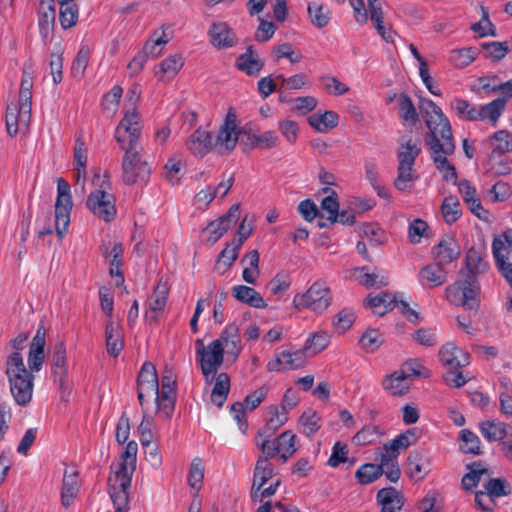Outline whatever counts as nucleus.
Here are the masks:
<instances>
[{"instance_id":"1","label":"nucleus","mask_w":512,"mask_h":512,"mask_svg":"<svg viewBox=\"0 0 512 512\" xmlns=\"http://www.w3.org/2000/svg\"><path fill=\"white\" fill-rule=\"evenodd\" d=\"M45 331L39 327L30 344L27 370L22 355L19 352L11 353L6 361V375L10 385L11 394L18 405H27L33 395L32 372L41 370L45 360Z\"/></svg>"},{"instance_id":"2","label":"nucleus","mask_w":512,"mask_h":512,"mask_svg":"<svg viewBox=\"0 0 512 512\" xmlns=\"http://www.w3.org/2000/svg\"><path fill=\"white\" fill-rule=\"evenodd\" d=\"M419 108L430 131L426 142L436 168L445 180L455 179V167L447 159L455 149L448 118L431 99L422 98Z\"/></svg>"},{"instance_id":"3","label":"nucleus","mask_w":512,"mask_h":512,"mask_svg":"<svg viewBox=\"0 0 512 512\" xmlns=\"http://www.w3.org/2000/svg\"><path fill=\"white\" fill-rule=\"evenodd\" d=\"M33 76L29 68H24L17 101L7 106L6 127L9 135L27 131L31 120Z\"/></svg>"},{"instance_id":"4","label":"nucleus","mask_w":512,"mask_h":512,"mask_svg":"<svg viewBox=\"0 0 512 512\" xmlns=\"http://www.w3.org/2000/svg\"><path fill=\"white\" fill-rule=\"evenodd\" d=\"M421 152L420 141L412 138H402L398 142L396 153L397 176L394 186L401 192H409L414 187L418 175L414 168L417 157Z\"/></svg>"},{"instance_id":"5","label":"nucleus","mask_w":512,"mask_h":512,"mask_svg":"<svg viewBox=\"0 0 512 512\" xmlns=\"http://www.w3.org/2000/svg\"><path fill=\"white\" fill-rule=\"evenodd\" d=\"M481 287L473 275H461L445 289L446 300L454 306L469 311H477L480 305Z\"/></svg>"},{"instance_id":"6","label":"nucleus","mask_w":512,"mask_h":512,"mask_svg":"<svg viewBox=\"0 0 512 512\" xmlns=\"http://www.w3.org/2000/svg\"><path fill=\"white\" fill-rule=\"evenodd\" d=\"M332 302L331 288L323 279L316 280L305 292L296 294L293 299L296 308L307 309L315 314L324 313Z\"/></svg>"},{"instance_id":"7","label":"nucleus","mask_w":512,"mask_h":512,"mask_svg":"<svg viewBox=\"0 0 512 512\" xmlns=\"http://www.w3.org/2000/svg\"><path fill=\"white\" fill-rule=\"evenodd\" d=\"M247 133L246 128L240 125L236 111L229 108L214 136V151L220 155L230 154L236 148L240 136H247Z\"/></svg>"},{"instance_id":"8","label":"nucleus","mask_w":512,"mask_h":512,"mask_svg":"<svg viewBox=\"0 0 512 512\" xmlns=\"http://www.w3.org/2000/svg\"><path fill=\"white\" fill-rule=\"evenodd\" d=\"M142 131L140 115L134 108H124V116L115 129V139L120 148H137Z\"/></svg>"},{"instance_id":"9","label":"nucleus","mask_w":512,"mask_h":512,"mask_svg":"<svg viewBox=\"0 0 512 512\" xmlns=\"http://www.w3.org/2000/svg\"><path fill=\"white\" fill-rule=\"evenodd\" d=\"M195 349L205 381L211 385L224 360L220 342L213 340L208 345H204L201 339H197Z\"/></svg>"},{"instance_id":"10","label":"nucleus","mask_w":512,"mask_h":512,"mask_svg":"<svg viewBox=\"0 0 512 512\" xmlns=\"http://www.w3.org/2000/svg\"><path fill=\"white\" fill-rule=\"evenodd\" d=\"M295 440L296 435L291 430L284 431L272 441L265 439L262 432L255 438L256 445L268 458L279 455L284 462L297 451Z\"/></svg>"},{"instance_id":"11","label":"nucleus","mask_w":512,"mask_h":512,"mask_svg":"<svg viewBox=\"0 0 512 512\" xmlns=\"http://www.w3.org/2000/svg\"><path fill=\"white\" fill-rule=\"evenodd\" d=\"M125 154L122 159V179L125 184H145L150 176V167L142 159L137 148L123 149Z\"/></svg>"},{"instance_id":"12","label":"nucleus","mask_w":512,"mask_h":512,"mask_svg":"<svg viewBox=\"0 0 512 512\" xmlns=\"http://www.w3.org/2000/svg\"><path fill=\"white\" fill-rule=\"evenodd\" d=\"M137 451L138 445L136 442L130 441L127 443L120 462L111 467L112 470L108 479L109 485L130 487L136 468Z\"/></svg>"},{"instance_id":"13","label":"nucleus","mask_w":512,"mask_h":512,"mask_svg":"<svg viewBox=\"0 0 512 512\" xmlns=\"http://www.w3.org/2000/svg\"><path fill=\"white\" fill-rule=\"evenodd\" d=\"M71 188L62 178L57 180V198L55 202V229L60 239L68 232L70 214L73 207Z\"/></svg>"},{"instance_id":"14","label":"nucleus","mask_w":512,"mask_h":512,"mask_svg":"<svg viewBox=\"0 0 512 512\" xmlns=\"http://www.w3.org/2000/svg\"><path fill=\"white\" fill-rule=\"evenodd\" d=\"M176 379L170 370H165L158 382V395L155 397L156 411L163 418H170L176 401Z\"/></svg>"},{"instance_id":"15","label":"nucleus","mask_w":512,"mask_h":512,"mask_svg":"<svg viewBox=\"0 0 512 512\" xmlns=\"http://www.w3.org/2000/svg\"><path fill=\"white\" fill-rule=\"evenodd\" d=\"M158 395V376L155 366L151 362H145L138 375V399L142 408L155 404Z\"/></svg>"},{"instance_id":"16","label":"nucleus","mask_w":512,"mask_h":512,"mask_svg":"<svg viewBox=\"0 0 512 512\" xmlns=\"http://www.w3.org/2000/svg\"><path fill=\"white\" fill-rule=\"evenodd\" d=\"M109 184L102 185L100 189L93 191L87 199V207L99 219L109 222L116 215L114 196L106 191Z\"/></svg>"},{"instance_id":"17","label":"nucleus","mask_w":512,"mask_h":512,"mask_svg":"<svg viewBox=\"0 0 512 512\" xmlns=\"http://www.w3.org/2000/svg\"><path fill=\"white\" fill-rule=\"evenodd\" d=\"M240 218L239 205H233L228 213L217 220L210 222L203 230L207 242L216 243L225 232L234 227Z\"/></svg>"},{"instance_id":"18","label":"nucleus","mask_w":512,"mask_h":512,"mask_svg":"<svg viewBox=\"0 0 512 512\" xmlns=\"http://www.w3.org/2000/svg\"><path fill=\"white\" fill-rule=\"evenodd\" d=\"M454 184H457L458 191L462 196L463 201L467 204L472 214L478 217L480 220L490 222V213L486 210L477 195L476 188L468 180H460L457 182V175L455 179H451Z\"/></svg>"},{"instance_id":"19","label":"nucleus","mask_w":512,"mask_h":512,"mask_svg":"<svg viewBox=\"0 0 512 512\" xmlns=\"http://www.w3.org/2000/svg\"><path fill=\"white\" fill-rule=\"evenodd\" d=\"M306 356L303 349L280 351L275 355L274 359L267 363V370L270 372H280L298 369L304 366Z\"/></svg>"},{"instance_id":"20","label":"nucleus","mask_w":512,"mask_h":512,"mask_svg":"<svg viewBox=\"0 0 512 512\" xmlns=\"http://www.w3.org/2000/svg\"><path fill=\"white\" fill-rule=\"evenodd\" d=\"M435 262L442 266L457 260L461 255V248L456 238L451 234L444 235L433 247Z\"/></svg>"},{"instance_id":"21","label":"nucleus","mask_w":512,"mask_h":512,"mask_svg":"<svg viewBox=\"0 0 512 512\" xmlns=\"http://www.w3.org/2000/svg\"><path fill=\"white\" fill-rule=\"evenodd\" d=\"M439 360L449 369H461L469 365L470 355L455 343L447 342L439 349Z\"/></svg>"},{"instance_id":"22","label":"nucleus","mask_w":512,"mask_h":512,"mask_svg":"<svg viewBox=\"0 0 512 512\" xmlns=\"http://www.w3.org/2000/svg\"><path fill=\"white\" fill-rule=\"evenodd\" d=\"M399 453L389 444L386 443L381 450L376 453L375 460L384 474L391 482H397L400 478L401 471L398 465Z\"/></svg>"},{"instance_id":"23","label":"nucleus","mask_w":512,"mask_h":512,"mask_svg":"<svg viewBox=\"0 0 512 512\" xmlns=\"http://www.w3.org/2000/svg\"><path fill=\"white\" fill-rule=\"evenodd\" d=\"M215 341L220 342L222 353L226 355L228 361H236L242 351V346L239 329L235 324L227 325L221 336Z\"/></svg>"},{"instance_id":"24","label":"nucleus","mask_w":512,"mask_h":512,"mask_svg":"<svg viewBox=\"0 0 512 512\" xmlns=\"http://www.w3.org/2000/svg\"><path fill=\"white\" fill-rule=\"evenodd\" d=\"M88 147L83 137H78L74 146L73 165L76 171L75 190L85 191V180L87 176Z\"/></svg>"},{"instance_id":"25","label":"nucleus","mask_w":512,"mask_h":512,"mask_svg":"<svg viewBox=\"0 0 512 512\" xmlns=\"http://www.w3.org/2000/svg\"><path fill=\"white\" fill-rule=\"evenodd\" d=\"M81 487L79 472L74 467H65L61 487V504L69 508L75 501Z\"/></svg>"},{"instance_id":"26","label":"nucleus","mask_w":512,"mask_h":512,"mask_svg":"<svg viewBox=\"0 0 512 512\" xmlns=\"http://www.w3.org/2000/svg\"><path fill=\"white\" fill-rule=\"evenodd\" d=\"M208 35L210 43L217 49H228L237 43L236 34L226 22H213L208 30Z\"/></svg>"},{"instance_id":"27","label":"nucleus","mask_w":512,"mask_h":512,"mask_svg":"<svg viewBox=\"0 0 512 512\" xmlns=\"http://www.w3.org/2000/svg\"><path fill=\"white\" fill-rule=\"evenodd\" d=\"M168 294V284L159 282L146 301V317L149 321L155 322L158 320L159 315L166 307Z\"/></svg>"},{"instance_id":"28","label":"nucleus","mask_w":512,"mask_h":512,"mask_svg":"<svg viewBox=\"0 0 512 512\" xmlns=\"http://www.w3.org/2000/svg\"><path fill=\"white\" fill-rule=\"evenodd\" d=\"M478 429L488 442H500L512 436V427L498 419H487L479 422Z\"/></svg>"},{"instance_id":"29","label":"nucleus","mask_w":512,"mask_h":512,"mask_svg":"<svg viewBox=\"0 0 512 512\" xmlns=\"http://www.w3.org/2000/svg\"><path fill=\"white\" fill-rule=\"evenodd\" d=\"M105 342L109 355L117 357L124 347L123 328L119 319H106Z\"/></svg>"},{"instance_id":"30","label":"nucleus","mask_w":512,"mask_h":512,"mask_svg":"<svg viewBox=\"0 0 512 512\" xmlns=\"http://www.w3.org/2000/svg\"><path fill=\"white\" fill-rule=\"evenodd\" d=\"M186 147L193 155L203 157L214 150V136L205 129H197L186 141Z\"/></svg>"},{"instance_id":"31","label":"nucleus","mask_w":512,"mask_h":512,"mask_svg":"<svg viewBox=\"0 0 512 512\" xmlns=\"http://www.w3.org/2000/svg\"><path fill=\"white\" fill-rule=\"evenodd\" d=\"M506 108V98L500 97L493 101L477 106L476 121L487 122L493 127L498 123L499 118Z\"/></svg>"},{"instance_id":"32","label":"nucleus","mask_w":512,"mask_h":512,"mask_svg":"<svg viewBox=\"0 0 512 512\" xmlns=\"http://www.w3.org/2000/svg\"><path fill=\"white\" fill-rule=\"evenodd\" d=\"M382 388L391 396H402L406 394L411 386L408 381V374L405 371H394L382 379Z\"/></svg>"},{"instance_id":"33","label":"nucleus","mask_w":512,"mask_h":512,"mask_svg":"<svg viewBox=\"0 0 512 512\" xmlns=\"http://www.w3.org/2000/svg\"><path fill=\"white\" fill-rule=\"evenodd\" d=\"M491 158L501 157L512 152V132L506 129L492 133L488 138Z\"/></svg>"},{"instance_id":"34","label":"nucleus","mask_w":512,"mask_h":512,"mask_svg":"<svg viewBox=\"0 0 512 512\" xmlns=\"http://www.w3.org/2000/svg\"><path fill=\"white\" fill-rule=\"evenodd\" d=\"M184 65V59L179 54L170 55L154 68L155 76L161 81L173 79Z\"/></svg>"},{"instance_id":"35","label":"nucleus","mask_w":512,"mask_h":512,"mask_svg":"<svg viewBox=\"0 0 512 512\" xmlns=\"http://www.w3.org/2000/svg\"><path fill=\"white\" fill-rule=\"evenodd\" d=\"M310 127L318 133H326L339 124V115L333 110L316 112L307 118Z\"/></svg>"},{"instance_id":"36","label":"nucleus","mask_w":512,"mask_h":512,"mask_svg":"<svg viewBox=\"0 0 512 512\" xmlns=\"http://www.w3.org/2000/svg\"><path fill=\"white\" fill-rule=\"evenodd\" d=\"M352 277L367 288H379L388 284V277L377 269L369 272L366 267L355 268Z\"/></svg>"},{"instance_id":"37","label":"nucleus","mask_w":512,"mask_h":512,"mask_svg":"<svg viewBox=\"0 0 512 512\" xmlns=\"http://www.w3.org/2000/svg\"><path fill=\"white\" fill-rule=\"evenodd\" d=\"M241 245V240H231L226 244V247L221 251L215 264V270L219 274L226 273L233 265L238 257Z\"/></svg>"},{"instance_id":"38","label":"nucleus","mask_w":512,"mask_h":512,"mask_svg":"<svg viewBox=\"0 0 512 512\" xmlns=\"http://www.w3.org/2000/svg\"><path fill=\"white\" fill-rule=\"evenodd\" d=\"M56 17L54 0H42L38 11V25L41 34L47 37L51 32Z\"/></svg>"},{"instance_id":"39","label":"nucleus","mask_w":512,"mask_h":512,"mask_svg":"<svg viewBox=\"0 0 512 512\" xmlns=\"http://www.w3.org/2000/svg\"><path fill=\"white\" fill-rule=\"evenodd\" d=\"M272 477V467L268 457H261L258 459L254 472V479L252 485V498L258 499L259 491L264 484Z\"/></svg>"},{"instance_id":"40","label":"nucleus","mask_w":512,"mask_h":512,"mask_svg":"<svg viewBox=\"0 0 512 512\" xmlns=\"http://www.w3.org/2000/svg\"><path fill=\"white\" fill-rule=\"evenodd\" d=\"M443 267L437 262L425 266L419 272L420 282L429 287L442 285L446 281V273Z\"/></svg>"},{"instance_id":"41","label":"nucleus","mask_w":512,"mask_h":512,"mask_svg":"<svg viewBox=\"0 0 512 512\" xmlns=\"http://www.w3.org/2000/svg\"><path fill=\"white\" fill-rule=\"evenodd\" d=\"M211 384H213L210 395L211 402L217 407H221L226 401L230 391V377L226 373H216Z\"/></svg>"},{"instance_id":"42","label":"nucleus","mask_w":512,"mask_h":512,"mask_svg":"<svg viewBox=\"0 0 512 512\" xmlns=\"http://www.w3.org/2000/svg\"><path fill=\"white\" fill-rule=\"evenodd\" d=\"M466 268L467 272L464 275H477L484 274L489 270V263L484 259L480 250L472 247L466 253Z\"/></svg>"},{"instance_id":"43","label":"nucleus","mask_w":512,"mask_h":512,"mask_svg":"<svg viewBox=\"0 0 512 512\" xmlns=\"http://www.w3.org/2000/svg\"><path fill=\"white\" fill-rule=\"evenodd\" d=\"M232 294L237 300L246 303L254 308H265L267 305L261 294L258 293L254 288L249 286H235L232 289Z\"/></svg>"},{"instance_id":"44","label":"nucleus","mask_w":512,"mask_h":512,"mask_svg":"<svg viewBox=\"0 0 512 512\" xmlns=\"http://www.w3.org/2000/svg\"><path fill=\"white\" fill-rule=\"evenodd\" d=\"M143 410V419L138 427V432L140 435V442L144 448L150 446L153 440V426L154 420L152 417L153 413H157L156 405H148V408H142Z\"/></svg>"},{"instance_id":"45","label":"nucleus","mask_w":512,"mask_h":512,"mask_svg":"<svg viewBox=\"0 0 512 512\" xmlns=\"http://www.w3.org/2000/svg\"><path fill=\"white\" fill-rule=\"evenodd\" d=\"M259 258L258 251L251 250L241 260L244 265L242 277L249 284H255L260 275Z\"/></svg>"},{"instance_id":"46","label":"nucleus","mask_w":512,"mask_h":512,"mask_svg":"<svg viewBox=\"0 0 512 512\" xmlns=\"http://www.w3.org/2000/svg\"><path fill=\"white\" fill-rule=\"evenodd\" d=\"M236 66L245 74L253 76L261 71L263 61L257 54L249 49L237 58Z\"/></svg>"},{"instance_id":"47","label":"nucleus","mask_w":512,"mask_h":512,"mask_svg":"<svg viewBox=\"0 0 512 512\" xmlns=\"http://www.w3.org/2000/svg\"><path fill=\"white\" fill-rule=\"evenodd\" d=\"M395 303V297L388 292H381L376 296H369L366 305L378 316L385 315Z\"/></svg>"},{"instance_id":"48","label":"nucleus","mask_w":512,"mask_h":512,"mask_svg":"<svg viewBox=\"0 0 512 512\" xmlns=\"http://www.w3.org/2000/svg\"><path fill=\"white\" fill-rule=\"evenodd\" d=\"M440 213L448 225L455 223L462 215L461 204L456 196L449 195L444 198L440 206Z\"/></svg>"},{"instance_id":"49","label":"nucleus","mask_w":512,"mask_h":512,"mask_svg":"<svg viewBox=\"0 0 512 512\" xmlns=\"http://www.w3.org/2000/svg\"><path fill=\"white\" fill-rule=\"evenodd\" d=\"M248 144L252 148L262 150L272 149L280 143V139L275 131L268 130L259 135L247 133Z\"/></svg>"},{"instance_id":"50","label":"nucleus","mask_w":512,"mask_h":512,"mask_svg":"<svg viewBox=\"0 0 512 512\" xmlns=\"http://www.w3.org/2000/svg\"><path fill=\"white\" fill-rule=\"evenodd\" d=\"M399 116L405 126H413L418 120L419 116L414 107V104L410 97L406 94H401L398 99Z\"/></svg>"},{"instance_id":"51","label":"nucleus","mask_w":512,"mask_h":512,"mask_svg":"<svg viewBox=\"0 0 512 512\" xmlns=\"http://www.w3.org/2000/svg\"><path fill=\"white\" fill-rule=\"evenodd\" d=\"M330 343V334L327 332H316L311 334L303 347L306 355L315 356L325 350Z\"/></svg>"},{"instance_id":"52","label":"nucleus","mask_w":512,"mask_h":512,"mask_svg":"<svg viewBox=\"0 0 512 512\" xmlns=\"http://www.w3.org/2000/svg\"><path fill=\"white\" fill-rule=\"evenodd\" d=\"M299 431L307 437L314 435L321 427L320 416L313 410H306L298 421Z\"/></svg>"},{"instance_id":"53","label":"nucleus","mask_w":512,"mask_h":512,"mask_svg":"<svg viewBox=\"0 0 512 512\" xmlns=\"http://www.w3.org/2000/svg\"><path fill=\"white\" fill-rule=\"evenodd\" d=\"M408 470L416 479H422L430 470L429 458L421 453L411 454L408 458Z\"/></svg>"},{"instance_id":"54","label":"nucleus","mask_w":512,"mask_h":512,"mask_svg":"<svg viewBox=\"0 0 512 512\" xmlns=\"http://www.w3.org/2000/svg\"><path fill=\"white\" fill-rule=\"evenodd\" d=\"M325 192L327 195L321 201V211L327 214V220L333 224L338 220L339 202L334 190L327 188Z\"/></svg>"},{"instance_id":"55","label":"nucleus","mask_w":512,"mask_h":512,"mask_svg":"<svg viewBox=\"0 0 512 512\" xmlns=\"http://www.w3.org/2000/svg\"><path fill=\"white\" fill-rule=\"evenodd\" d=\"M66 348L63 343L55 346L52 356V372L55 378H58L62 383L67 369Z\"/></svg>"},{"instance_id":"56","label":"nucleus","mask_w":512,"mask_h":512,"mask_svg":"<svg viewBox=\"0 0 512 512\" xmlns=\"http://www.w3.org/2000/svg\"><path fill=\"white\" fill-rule=\"evenodd\" d=\"M477 54V49L473 47L454 49L449 54V61L455 67L464 68L476 59Z\"/></svg>"},{"instance_id":"57","label":"nucleus","mask_w":512,"mask_h":512,"mask_svg":"<svg viewBox=\"0 0 512 512\" xmlns=\"http://www.w3.org/2000/svg\"><path fill=\"white\" fill-rule=\"evenodd\" d=\"M451 110L462 120L476 121L477 106L462 98H454L450 102Z\"/></svg>"},{"instance_id":"58","label":"nucleus","mask_w":512,"mask_h":512,"mask_svg":"<svg viewBox=\"0 0 512 512\" xmlns=\"http://www.w3.org/2000/svg\"><path fill=\"white\" fill-rule=\"evenodd\" d=\"M308 14H309L312 24L318 28H323L329 23V20H330L329 8L318 3V2L309 3Z\"/></svg>"},{"instance_id":"59","label":"nucleus","mask_w":512,"mask_h":512,"mask_svg":"<svg viewBox=\"0 0 512 512\" xmlns=\"http://www.w3.org/2000/svg\"><path fill=\"white\" fill-rule=\"evenodd\" d=\"M382 474L383 469L377 464L365 463L357 469L355 477L360 484L367 485L376 481Z\"/></svg>"},{"instance_id":"60","label":"nucleus","mask_w":512,"mask_h":512,"mask_svg":"<svg viewBox=\"0 0 512 512\" xmlns=\"http://www.w3.org/2000/svg\"><path fill=\"white\" fill-rule=\"evenodd\" d=\"M459 437L462 441V445L460 446L461 451L467 454H480L481 441L474 432L463 429L460 431Z\"/></svg>"},{"instance_id":"61","label":"nucleus","mask_w":512,"mask_h":512,"mask_svg":"<svg viewBox=\"0 0 512 512\" xmlns=\"http://www.w3.org/2000/svg\"><path fill=\"white\" fill-rule=\"evenodd\" d=\"M288 421V413L279 405H271L266 411V422L269 430H276Z\"/></svg>"},{"instance_id":"62","label":"nucleus","mask_w":512,"mask_h":512,"mask_svg":"<svg viewBox=\"0 0 512 512\" xmlns=\"http://www.w3.org/2000/svg\"><path fill=\"white\" fill-rule=\"evenodd\" d=\"M384 342L383 335L377 329H367L361 336L359 343L366 352H375Z\"/></svg>"},{"instance_id":"63","label":"nucleus","mask_w":512,"mask_h":512,"mask_svg":"<svg viewBox=\"0 0 512 512\" xmlns=\"http://www.w3.org/2000/svg\"><path fill=\"white\" fill-rule=\"evenodd\" d=\"M419 436V429L412 428L398 435L396 438H394L392 441L388 443L399 453L400 450H405L409 446L415 444Z\"/></svg>"},{"instance_id":"64","label":"nucleus","mask_w":512,"mask_h":512,"mask_svg":"<svg viewBox=\"0 0 512 512\" xmlns=\"http://www.w3.org/2000/svg\"><path fill=\"white\" fill-rule=\"evenodd\" d=\"M129 487L109 485V493L116 512H127Z\"/></svg>"}]
</instances>
